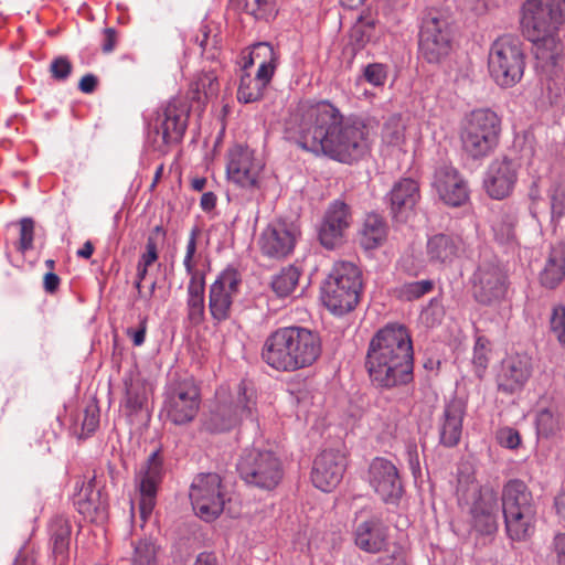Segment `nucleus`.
Returning a JSON list of instances; mask_svg holds the SVG:
<instances>
[{"label": "nucleus", "mask_w": 565, "mask_h": 565, "mask_svg": "<svg viewBox=\"0 0 565 565\" xmlns=\"http://www.w3.org/2000/svg\"><path fill=\"white\" fill-rule=\"evenodd\" d=\"M298 145L317 156L351 164L369 150V129L360 119L345 118L331 103L302 100L286 120Z\"/></svg>", "instance_id": "f257e3e1"}, {"label": "nucleus", "mask_w": 565, "mask_h": 565, "mask_svg": "<svg viewBox=\"0 0 565 565\" xmlns=\"http://www.w3.org/2000/svg\"><path fill=\"white\" fill-rule=\"evenodd\" d=\"M365 366L373 384L392 388L413 380V343L403 324L388 323L371 339Z\"/></svg>", "instance_id": "f03ea898"}, {"label": "nucleus", "mask_w": 565, "mask_h": 565, "mask_svg": "<svg viewBox=\"0 0 565 565\" xmlns=\"http://www.w3.org/2000/svg\"><path fill=\"white\" fill-rule=\"evenodd\" d=\"M318 333L303 327H284L271 332L264 342L262 359L270 367L294 372L311 366L321 355Z\"/></svg>", "instance_id": "7ed1b4c3"}, {"label": "nucleus", "mask_w": 565, "mask_h": 565, "mask_svg": "<svg viewBox=\"0 0 565 565\" xmlns=\"http://www.w3.org/2000/svg\"><path fill=\"white\" fill-rule=\"evenodd\" d=\"M565 23V0H526L522 6L523 35L534 44L535 57L556 64L559 54L557 30Z\"/></svg>", "instance_id": "20e7f679"}, {"label": "nucleus", "mask_w": 565, "mask_h": 565, "mask_svg": "<svg viewBox=\"0 0 565 565\" xmlns=\"http://www.w3.org/2000/svg\"><path fill=\"white\" fill-rule=\"evenodd\" d=\"M501 119L489 108L467 114L460 122L459 139L462 151L472 159H483L499 145Z\"/></svg>", "instance_id": "39448f33"}, {"label": "nucleus", "mask_w": 565, "mask_h": 565, "mask_svg": "<svg viewBox=\"0 0 565 565\" xmlns=\"http://www.w3.org/2000/svg\"><path fill=\"white\" fill-rule=\"evenodd\" d=\"M502 510L508 536L524 541L535 530L536 504L527 486L518 479L503 487Z\"/></svg>", "instance_id": "423d86ee"}, {"label": "nucleus", "mask_w": 565, "mask_h": 565, "mask_svg": "<svg viewBox=\"0 0 565 565\" xmlns=\"http://www.w3.org/2000/svg\"><path fill=\"white\" fill-rule=\"evenodd\" d=\"M362 288L361 271L350 262L334 264L322 288V301L334 315H343L355 308Z\"/></svg>", "instance_id": "0eeeda50"}, {"label": "nucleus", "mask_w": 565, "mask_h": 565, "mask_svg": "<svg viewBox=\"0 0 565 565\" xmlns=\"http://www.w3.org/2000/svg\"><path fill=\"white\" fill-rule=\"evenodd\" d=\"M488 68L491 78L503 88L515 86L523 77L525 54L519 38L502 35L490 47Z\"/></svg>", "instance_id": "6e6552de"}, {"label": "nucleus", "mask_w": 565, "mask_h": 565, "mask_svg": "<svg viewBox=\"0 0 565 565\" xmlns=\"http://www.w3.org/2000/svg\"><path fill=\"white\" fill-rule=\"evenodd\" d=\"M452 49V29L448 19L438 10H429L422 19L418 50L431 64L440 63Z\"/></svg>", "instance_id": "1a4fd4ad"}, {"label": "nucleus", "mask_w": 565, "mask_h": 565, "mask_svg": "<svg viewBox=\"0 0 565 565\" xmlns=\"http://www.w3.org/2000/svg\"><path fill=\"white\" fill-rule=\"evenodd\" d=\"M239 477L249 486L273 490L282 479L284 470L279 458L270 450H245L238 463Z\"/></svg>", "instance_id": "9d476101"}, {"label": "nucleus", "mask_w": 565, "mask_h": 565, "mask_svg": "<svg viewBox=\"0 0 565 565\" xmlns=\"http://www.w3.org/2000/svg\"><path fill=\"white\" fill-rule=\"evenodd\" d=\"M265 162L248 146L236 143L226 152V177L230 182L245 190L260 188Z\"/></svg>", "instance_id": "9b49d317"}, {"label": "nucleus", "mask_w": 565, "mask_h": 565, "mask_svg": "<svg viewBox=\"0 0 565 565\" xmlns=\"http://www.w3.org/2000/svg\"><path fill=\"white\" fill-rule=\"evenodd\" d=\"M256 395L247 382L242 381L237 386L235 399L220 402L206 420L207 429L226 431L236 427L243 419L253 418Z\"/></svg>", "instance_id": "f8f14e48"}, {"label": "nucleus", "mask_w": 565, "mask_h": 565, "mask_svg": "<svg viewBox=\"0 0 565 565\" xmlns=\"http://www.w3.org/2000/svg\"><path fill=\"white\" fill-rule=\"evenodd\" d=\"M200 402L199 387L192 379H184L168 386L161 412L173 425H185L195 418Z\"/></svg>", "instance_id": "ddd939ff"}, {"label": "nucleus", "mask_w": 565, "mask_h": 565, "mask_svg": "<svg viewBox=\"0 0 565 565\" xmlns=\"http://www.w3.org/2000/svg\"><path fill=\"white\" fill-rule=\"evenodd\" d=\"M189 497L195 514L204 521L215 520L224 509L221 478L216 473L196 476Z\"/></svg>", "instance_id": "4468645a"}, {"label": "nucleus", "mask_w": 565, "mask_h": 565, "mask_svg": "<svg viewBox=\"0 0 565 565\" xmlns=\"http://www.w3.org/2000/svg\"><path fill=\"white\" fill-rule=\"evenodd\" d=\"M301 235L297 223L287 220H275L270 222L260 233L258 246L263 255L282 259L289 256Z\"/></svg>", "instance_id": "2eb2a0df"}, {"label": "nucleus", "mask_w": 565, "mask_h": 565, "mask_svg": "<svg viewBox=\"0 0 565 565\" xmlns=\"http://www.w3.org/2000/svg\"><path fill=\"white\" fill-rule=\"evenodd\" d=\"M164 475L163 461L159 452H152L140 467L136 476L139 490V514L142 525L151 515L156 503L160 483Z\"/></svg>", "instance_id": "dca6fc26"}, {"label": "nucleus", "mask_w": 565, "mask_h": 565, "mask_svg": "<svg viewBox=\"0 0 565 565\" xmlns=\"http://www.w3.org/2000/svg\"><path fill=\"white\" fill-rule=\"evenodd\" d=\"M521 163L518 159L501 156L494 158L488 166L483 189L493 200L509 198L516 185Z\"/></svg>", "instance_id": "f3484780"}, {"label": "nucleus", "mask_w": 565, "mask_h": 565, "mask_svg": "<svg viewBox=\"0 0 565 565\" xmlns=\"http://www.w3.org/2000/svg\"><path fill=\"white\" fill-rule=\"evenodd\" d=\"M242 275L235 268L224 269L211 285L209 309L214 320L224 321L231 315L234 299L239 294Z\"/></svg>", "instance_id": "a211bd4d"}, {"label": "nucleus", "mask_w": 565, "mask_h": 565, "mask_svg": "<svg viewBox=\"0 0 565 565\" xmlns=\"http://www.w3.org/2000/svg\"><path fill=\"white\" fill-rule=\"evenodd\" d=\"M367 481L385 503L395 504L403 494V486L396 466L382 457L374 458L367 472Z\"/></svg>", "instance_id": "6ab92c4d"}, {"label": "nucleus", "mask_w": 565, "mask_h": 565, "mask_svg": "<svg viewBox=\"0 0 565 565\" xmlns=\"http://www.w3.org/2000/svg\"><path fill=\"white\" fill-rule=\"evenodd\" d=\"M472 291L476 300L482 305L498 303L508 292V277L497 265H480L473 274Z\"/></svg>", "instance_id": "aec40b11"}, {"label": "nucleus", "mask_w": 565, "mask_h": 565, "mask_svg": "<svg viewBox=\"0 0 565 565\" xmlns=\"http://www.w3.org/2000/svg\"><path fill=\"white\" fill-rule=\"evenodd\" d=\"M351 223L350 206L342 201H333L328 206L319 227L318 237L321 245L328 249L341 245Z\"/></svg>", "instance_id": "412c9836"}, {"label": "nucleus", "mask_w": 565, "mask_h": 565, "mask_svg": "<svg viewBox=\"0 0 565 565\" xmlns=\"http://www.w3.org/2000/svg\"><path fill=\"white\" fill-rule=\"evenodd\" d=\"M347 467V457L335 449L322 450L313 460L311 481L321 491L330 492L342 480Z\"/></svg>", "instance_id": "4be33fe9"}, {"label": "nucleus", "mask_w": 565, "mask_h": 565, "mask_svg": "<svg viewBox=\"0 0 565 565\" xmlns=\"http://www.w3.org/2000/svg\"><path fill=\"white\" fill-rule=\"evenodd\" d=\"M189 113L185 102L172 99L158 115L154 130L158 136H161L163 145L169 146L181 141L188 126Z\"/></svg>", "instance_id": "5701e85b"}, {"label": "nucleus", "mask_w": 565, "mask_h": 565, "mask_svg": "<svg viewBox=\"0 0 565 565\" xmlns=\"http://www.w3.org/2000/svg\"><path fill=\"white\" fill-rule=\"evenodd\" d=\"M470 488L479 495L471 507L473 527L481 534H491L498 529V495L492 489H479V486L471 481Z\"/></svg>", "instance_id": "b1692460"}, {"label": "nucleus", "mask_w": 565, "mask_h": 565, "mask_svg": "<svg viewBox=\"0 0 565 565\" xmlns=\"http://www.w3.org/2000/svg\"><path fill=\"white\" fill-rule=\"evenodd\" d=\"M434 186L439 198L450 206H460L469 198L467 182L450 167H443L436 171Z\"/></svg>", "instance_id": "393cba45"}, {"label": "nucleus", "mask_w": 565, "mask_h": 565, "mask_svg": "<svg viewBox=\"0 0 565 565\" xmlns=\"http://www.w3.org/2000/svg\"><path fill=\"white\" fill-rule=\"evenodd\" d=\"M388 195L393 217L405 222L420 199L419 185L415 180L405 178L393 185Z\"/></svg>", "instance_id": "a878e982"}, {"label": "nucleus", "mask_w": 565, "mask_h": 565, "mask_svg": "<svg viewBox=\"0 0 565 565\" xmlns=\"http://www.w3.org/2000/svg\"><path fill=\"white\" fill-rule=\"evenodd\" d=\"M531 358L526 354H513L508 356L498 376L499 388L513 393L520 390L531 376Z\"/></svg>", "instance_id": "bb28decb"}, {"label": "nucleus", "mask_w": 565, "mask_h": 565, "mask_svg": "<svg viewBox=\"0 0 565 565\" xmlns=\"http://www.w3.org/2000/svg\"><path fill=\"white\" fill-rule=\"evenodd\" d=\"M354 542L366 553H380L388 545V529L379 518H371L356 525Z\"/></svg>", "instance_id": "cd10ccee"}, {"label": "nucleus", "mask_w": 565, "mask_h": 565, "mask_svg": "<svg viewBox=\"0 0 565 565\" xmlns=\"http://www.w3.org/2000/svg\"><path fill=\"white\" fill-rule=\"evenodd\" d=\"M463 252V242L459 236L450 234H436L428 238L426 255L434 265H450Z\"/></svg>", "instance_id": "c85d7f7f"}, {"label": "nucleus", "mask_w": 565, "mask_h": 565, "mask_svg": "<svg viewBox=\"0 0 565 565\" xmlns=\"http://www.w3.org/2000/svg\"><path fill=\"white\" fill-rule=\"evenodd\" d=\"M94 480L82 483L75 495L74 505L78 513L90 522L102 521L106 516L107 502L100 491L94 489Z\"/></svg>", "instance_id": "c756f323"}, {"label": "nucleus", "mask_w": 565, "mask_h": 565, "mask_svg": "<svg viewBox=\"0 0 565 565\" xmlns=\"http://www.w3.org/2000/svg\"><path fill=\"white\" fill-rule=\"evenodd\" d=\"M463 407L459 402L446 405L439 423V440L445 447L458 445L462 433Z\"/></svg>", "instance_id": "7c9ffc66"}, {"label": "nucleus", "mask_w": 565, "mask_h": 565, "mask_svg": "<svg viewBox=\"0 0 565 565\" xmlns=\"http://www.w3.org/2000/svg\"><path fill=\"white\" fill-rule=\"evenodd\" d=\"M388 226L385 220L375 213L367 214L359 231V243L365 250L382 246L387 238Z\"/></svg>", "instance_id": "2f4dec72"}, {"label": "nucleus", "mask_w": 565, "mask_h": 565, "mask_svg": "<svg viewBox=\"0 0 565 565\" xmlns=\"http://www.w3.org/2000/svg\"><path fill=\"white\" fill-rule=\"evenodd\" d=\"M279 55L274 47L266 42L253 45L248 60L242 70L248 71L252 65L257 64V72L262 76L273 77L278 65Z\"/></svg>", "instance_id": "473e14b6"}, {"label": "nucleus", "mask_w": 565, "mask_h": 565, "mask_svg": "<svg viewBox=\"0 0 565 565\" xmlns=\"http://www.w3.org/2000/svg\"><path fill=\"white\" fill-rule=\"evenodd\" d=\"M409 118L401 114L390 115L381 129L382 145L402 150L407 140V127Z\"/></svg>", "instance_id": "72a5a7b5"}, {"label": "nucleus", "mask_w": 565, "mask_h": 565, "mask_svg": "<svg viewBox=\"0 0 565 565\" xmlns=\"http://www.w3.org/2000/svg\"><path fill=\"white\" fill-rule=\"evenodd\" d=\"M125 397L122 407L128 416L139 413L148 402L147 383L139 376H130L125 380Z\"/></svg>", "instance_id": "f704fd0d"}, {"label": "nucleus", "mask_w": 565, "mask_h": 565, "mask_svg": "<svg viewBox=\"0 0 565 565\" xmlns=\"http://www.w3.org/2000/svg\"><path fill=\"white\" fill-rule=\"evenodd\" d=\"M273 77L262 76L256 73L255 76L248 71L242 70L239 85L237 88V99L242 103L248 104L259 100L266 86L270 83Z\"/></svg>", "instance_id": "c9c22d12"}, {"label": "nucleus", "mask_w": 565, "mask_h": 565, "mask_svg": "<svg viewBox=\"0 0 565 565\" xmlns=\"http://www.w3.org/2000/svg\"><path fill=\"white\" fill-rule=\"evenodd\" d=\"M50 530L55 561L62 564L68 556L71 524L65 518L56 516L52 520Z\"/></svg>", "instance_id": "e433bc0d"}, {"label": "nucleus", "mask_w": 565, "mask_h": 565, "mask_svg": "<svg viewBox=\"0 0 565 565\" xmlns=\"http://www.w3.org/2000/svg\"><path fill=\"white\" fill-rule=\"evenodd\" d=\"M204 280L190 279L188 285L186 311L191 324L199 326L204 320Z\"/></svg>", "instance_id": "4c0bfd02"}, {"label": "nucleus", "mask_w": 565, "mask_h": 565, "mask_svg": "<svg viewBox=\"0 0 565 565\" xmlns=\"http://www.w3.org/2000/svg\"><path fill=\"white\" fill-rule=\"evenodd\" d=\"M565 277V257L561 252H552L541 273V282L546 288H555Z\"/></svg>", "instance_id": "58836bf2"}, {"label": "nucleus", "mask_w": 565, "mask_h": 565, "mask_svg": "<svg viewBox=\"0 0 565 565\" xmlns=\"http://www.w3.org/2000/svg\"><path fill=\"white\" fill-rule=\"evenodd\" d=\"M200 234L201 231L198 226L192 227V230L190 231L183 257V266L185 268L186 274L190 276V279L195 280H204L203 275L200 274V271L196 269V265L200 259V255L196 253L198 237L200 236Z\"/></svg>", "instance_id": "ea45409f"}, {"label": "nucleus", "mask_w": 565, "mask_h": 565, "mask_svg": "<svg viewBox=\"0 0 565 565\" xmlns=\"http://www.w3.org/2000/svg\"><path fill=\"white\" fill-rule=\"evenodd\" d=\"M191 90L192 98L199 103H204L209 98L217 95L218 82L214 72H205L198 76L196 81L192 84Z\"/></svg>", "instance_id": "a19ab883"}, {"label": "nucleus", "mask_w": 565, "mask_h": 565, "mask_svg": "<svg viewBox=\"0 0 565 565\" xmlns=\"http://www.w3.org/2000/svg\"><path fill=\"white\" fill-rule=\"evenodd\" d=\"M299 277L300 273L295 266L282 268L281 271L276 275L271 281L273 290L279 297H286L295 290Z\"/></svg>", "instance_id": "79ce46f5"}, {"label": "nucleus", "mask_w": 565, "mask_h": 565, "mask_svg": "<svg viewBox=\"0 0 565 565\" xmlns=\"http://www.w3.org/2000/svg\"><path fill=\"white\" fill-rule=\"evenodd\" d=\"M561 418L558 414L550 409L541 411L536 416V430L540 437L550 438L561 431Z\"/></svg>", "instance_id": "37998d69"}, {"label": "nucleus", "mask_w": 565, "mask_h": 565, "mask_svg": "<svg viewBox=\"0 0 565 565\" xmlns=\"http://www.w3.org/2000/svg\"><path fill=\"white\" fill-rule=\"evenodd\" d=\"M434 288V284L429 279L405 282L398 289V297L411 301L423 297L430 292Z\"/></svg>", "instance_id": "c03bdc74"}, {"label": "nucleus", "mask_w": 565, "mask_h": 565, "mask_svg": "<svg viewBox=\"0 0 565 565\" xmlns=\"http://www.w3.org/2000/svg\"><path fill=\"white\" fill-rule=\"evenodd\" d=\"M551 204V217L554 222H559L565 217V186L554 184L548 191Z\"/></svg>", "instance_id": "a18cd8bd"}, {"label": "nucleus", "mask_w": 565, "mask_h": 565, "mask_svg": "<svg viewBox=\"0 0 565 565\" xmlns=\"http://www.w3.org/2000/svg\"><path fill=\"white\" fill-rule=\"evenodd\" d=\"M156 546L151 541L140 540L135 545L132 565H156Z\"/></svg>", "instance_id": "49530a36"}, {"label": "nucleus", "mask_w": 565, "mask_h": 565, "mask_svg": "<svg viewBox=\"0 0 565 565\" xmlns=\"http://www.w3.org/2000/svg\"><path fill=\"white\" fill-rule=\"evenodd\" d=\"M550 328L557 341L565 345V307L555 306L550 318Z\"/></svg>", "instance_id": "de8ad7c7"}, {"label": "nucleus", "mask_w": 565, "mask_h": 565, "mask_svg": "<svg viewBox=\"0 0 565 565\" xmlns=\"http://www.w3.org/2000/svg\"><path fill=\"white\" fill-rule=\"evenodd\" d=\"M20 237L18 243V250L25 253L33 248L34 239V221L30 217H24L20 221Z\"/></svg>", "instance_id": "09e8293b"}, {"label": "nucleus", "mask_w": 565, "mask_h": 565, "mask_svg": "<svg viewBox=\"0 0 565 565\" xmlns=\"http://www.w3.org/2000/svg\"><path fill=\"white\" fill-rule=\"evenodd\" d=\"M99 426V407L96 403L88 404L84 409L82 435L87 437L96 431Z\"/></svg>", "instance_id": "8fccbe9b"}, {"label": "nucleus", "mask_w": 565, "mask_h": 565, "mask_svg": "<svg viewBox=\"0 0 565 565\" xmlns=\"http://www.w3.org/2000/svg\"><path fill=\"white\" fill-rule=\"evenodd\" d=\"M515 220L512 215L504 214L493 222L492 228L498 238L508 241L513 237Z\"/></svg>", "instance_id": "3c124183"}, {"label": "nucleus", "mask_w": 565, "mask_h": 565, "mask_svg": "<svg viewBox=\"0 0 565 565\" xmlns=\"http://www.w3.org/2000/svg\"><path fill=\"white\" fill-rule=\"evenodd\" d=\"M553 565H565V532H556L550 544Z\"/></svg>", "instance_id": "603ef678"}, {"label": "nucleus", "mask_w": 565, "mask_h": 565, "mask_svg": "<svg viewBox=\"0 0 565 565\" xmlns=\"http://www.w3.org/2000/svg\"><path fill=\"white\" fill-rule=\"evenodd\" d=\"M245 9L256 19H266L273 11V0H245Z\"/></svg>", "instance_id": "864d4df0"}, {"label": "nucleus", "mask_w": 565, "mask_h": 565, "mask_svg": "<svg viewBox=\"0 0 565 565\" xmlns=\"http://www.w3.org/2000/svg\"><path fill=\"white\" fill-rule=\"evenodd\" d=\"M73 66L70 60L65 56H58L51 62L50 73L56 81L66 79L72 73Z\"/></svg>", "instance_id": "5fc2aeb1"}, {"label": "nucleus", "mask_w": 565, "mask_h": 565, "mask_svg": "<svg viewBox=\"0 0 565 565\" xmlns=\"http://www.w3.org/2000/svg\"><path fill=\"white\" fill-rule=\"evenodd\" d=\"M498 443L508 449H516L521 444L520 433L511 427H502L497 431Z\"/></svg>", "instance_id": "6e6d98bb"}, {"label": "nucleus", "mask_w": 565, "mask_h": 565, "mask_svg": "<svg viewBox=\"0 0 565 565\" xmlns=\"http://www.w3.org/2000/svg\"><path fill=\"white\" fill-rule=\"evenodd\" d=\"M364 77L374 86L384 85L387 77L385 65L381 63L369 64L364 70Z\"/></svg>", "instance_id": "4d7b16f0"}, {"label": "nucleus", "mask_w": 565, "mask_h": 565, "mask_svg": "<svg viewBox=\"0 0 565 565\" xmlns=\"http://www.w3.org/2000/svg\"><path fill=\"white\" fill-rule=\"evenodd\" d=\"M373 22L360 21L351 32V40L358 45L363 46L371 38L370 30L373 28Z\"/></svg>", "instance_id": "13d9d810"}, {"label": "nucleus", "mask_w": 565, "mask_h": 565, "mask_svg": "<svg viewBox=\"0 0 565 565\" xmlns=\"http://www.w3.org/2000/svg\"><path fill=\"white\" fill-rule=\"evenodd\" d=\"M472 362L480 370H484L488 365V349L484 341L481 338H479L476 342Z\"/></svg>", "instance_id": "bf43d9fd"}, {"label": "nucleus", "mask_w": 565, "mask_h": 565, "mask_svg": "<svg viewBox=\"0 0 565 565\" xmlns=\"http://www.w3.org/2000/svg\"><path fill=\"white\" fill-rule=\"evenodd\" d=\"M158 259L157 242L152 235H149L146 244V252L141 255L139 264L149 267Z\"/></svg>", "instance_id": "052dcab7"}, {"label": "nucleus", "mask_w": 565, "mask_h": 565, "mask_svg": "<svg viewBox=\"0 0 565 565\" xmlns=\"http://www.w3.org/2000/svg\"><path fill=\"white\" fill-rule=\"evenodd\" d=\"M147 271H148V267L141 265L138 263L137 265V281H136V288L138 290V294L141 298H149L152 296V294L154 292V288H156V281H152L151 285H150V289H149V292L148 295L146 294H142V290H141V281L146 278V275H147Z\"/></svg>", "instance_id": "680f3d73"}, {"label": "nucleus", "mask_w": 565, "mask_h": 565, "mask_svg": "<svg viewBox=\"0 0 565 565\" xmlns=\"http://www.w3.org/2000/svg\"><path fill=\"white\" fill-rule=\"evenodd\" d=\"M147 333V321L143 319L137 330L128 329L127 334L132 340L134 345L140 347L143 344Z\"/></svg>", "instance_id": "e2e57ef3"}, {"label": "nucleus", "mask_w": 565, "mask_h": 565, "mask_svg": "<svg viewBox=\"0 0 565 565\" xmlns=\"http://www.w3.org/2000/svg\"><path fill=\"white\" fill-rule=\"evenodd\" d=\"M117 32L114 28H107L104 31L103 52L110 53L115 50L117 43Z\"/></svg>", "instance_id": "0e129e2a"}, {"label": "nucleus", "mask_w": 565, "mask_h": 565, "mask_svg": "<svg viewBox=\"0 0 565 565\" xmlns=\"http://www.w3.org/2000/svg\"><path fill=\"white\" fill-rule=\"evenodd\" d=\"M218 36L217 34H213V36H211V39L207 41V45H204L200 52L202 55H205L206 58L214 60L216 58L218 53Z\"/></svg>", "instance_id": "69168bd1"}, {"label": "nucleus", "mask_w": 565, "mask_h": 565, "mask_svg": "<svg viewBox=\"0 0 565 565\" xmlns=\"http://www.w3.org/2000/svg\"><path fill=\"white\" fill-rule=\"evenodd\" d=\"M97 77L93 74L84 75L78 84V88L82 93L90 94L96 89L97 86Z\"/></svg>", "instance_id": "338daca9"}, {"label": "nucleus", "mask_w": 565, "mask_h": 565, "mask_svg": "<svg viewBox=\"0 0 565 565\" xmlns=\"http://www.w3.org/2000/svg\"><path fill=\"white\" fill-rule=\"evenodd\" d=\"M60 277L52 271L46 273L43 278L44 290L49 294L55 292L60 286Z\"/></svg>", "instance_id": "774afa93"}]
</instances>
